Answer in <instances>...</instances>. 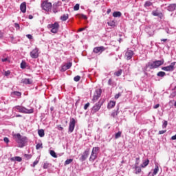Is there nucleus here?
Segmentation results:
<instances>
[{
  "mask_svg": "<svg viewBox=\"0 0 176 176\" xmlns=\"http://www.w3.org/2000/svg\"><path fill=\"white\" fill-rule=\"evenodd\" d=\"M72 162H74V160L72 159H68L65 162V166H67L68 164H71V163H72Z\"/></svg>",
  "mask_w": 176,
  "mask_h": 176,
  "instance_id": "2f4dec72",
  "label": "nucleus"
},
{
  "mask_svg": "<svg viewBox=\"0 0 176 176\" xmlns=\"http://www.w3.org/2000/svg\"><path fill=\"white\" fill-rule=\"evenodd\" d=\"M122 137V132L118 131L117 133L115 134V139L118 140V138H120Z\"/></svg>",
  "mask_w": 176,
  "mask_h": 176,
  "instance_id": "c756f323",
  "label": "nucleus"
},
{
  "mask_svg": "<svg viewBox=\"0 0 176 176\" xmlns=\"http://www.w3.org/2000/svg\"><path fill=\"white\" fill-rule=\"evenodd\" d=\"M159 173V166H156L155 168H154L153 175H156Z\"/></svg>",
  "mask_w": 176,
  "mask_h": 176,
  "instance_id": "473e14b6",
  "label": "nucleus"
},
{
  "mask_svg": "<svg viewBox=\"0 0 176 176\" xmlns=\"http://www.w3.org/2000/svg\"><path fill=\"white\" fill-rule=\"evenodd\" d=\"M38 134L39 137H45V131L43 129H40L38 131Z\"/></svg>",
  "mask_w": 176,
  "mask_h": 176,
  "instance_id": "a878e982",
  "label": "nucleus"
},
{
  "mask_svg": "<svg viewBox=\"0 0 176 176\" xmlns=\"http://www.w3.org/2000/svg\"><path fill=\"white\" fill-rule=\"evenodd\" d=\"M138 164H140V163L138 162H136L135 164V166H138Z\"/></svg>",
  "mask_w": 176,
  "mask_h": 176,
  "instance_id": "338daca9",
  "label": "nucleus"
},
{
  "mask_svg": "<svg viewBox=\"0 0 176 176\" xmlns=\"http://www.w3.org/2000/svg\"><path fill=\"white\" fill-rule=\"evenodd\" d=\"M115 105H116V102L115 101H110L108 104L107 108L109 109H111V108H113V107H115Z\"/></svg>",
  "mask_w": 176,
  "mask_h": 176,
  "instance_id": "412c9836",
  "label": "nucleus"
},
{
  "mask_svg": "<svg viewBox=\"0 0 176 176\" xmlns=\"http://www.w3.org/2000/svg\"><path fill=\"white\" fill-rule=\"evenodd\" d=\"M69 17V15L68 14H64L60 16V19L61 20V21H67Z\"/></svg>",
  "mask_w": 176,
  "mask_h": 176,
  "instance_id": "aec40b11",
  "label": "nucleus"
},
{
  "mask_svg": "<svg viewBox=\"0 0 176 176\" xmlns=\"http://www.w3.org/2000/svg\"><path fill=\"white\" fill-rule=\"evenodd\" d=\"M162 42H167V38L161 39Z\"/></svg>",
  "mask_w": 176,
  "mask_h": 176,
  "instance_id": "69168bd1",
  "label": "nucleus"
},
{
  "mask_svg": "<svg viewBox=\"0 0 176 176\" xmlns=\"http://www.w3.org/2000/svg\"><path fill=\"white\" fill-rule=\"evenodd\" d=\"M175 96H176V91H174V92H173V93L170 94L171 98H174V97H175Z\"/></svg>",
  "mask_w": 176,
  "mask_h": 176,
  "instance_id": "5fc2aeb1",
  "label": "nucleus"
},
{
  "mask_svg": "<svg viewBox=\"0 0 176 176\" xmlns=\"http://www.w3.org/2000/svg\"><path fill=\"white\" fill-rule=\"evenodd\" d=\"M175 64H176L175 62H173L172 63H170V65L169 66L162 67V71L173 72V71H174V69H175Z\"/></svg>",
  "mask_w": 176,
  "mask_h": 176,
  "instance_id": "0eeeda50",
  "label": "nucleus"
},
{
  "mask_svg": "<svg viewBox=\"0 0 176 176\" xmlns=\"http://www.w3.org/2000/svg\"><path fill=\"white\" fill-rule=\"evenodd\" d=\"M67 69H68L67 68V66L65 65H64L63 66H62V68H61V72H65V71H67Z\"/></svg>",
  "mask_w": 176,
  "mask_h": 176,
  "instance_id": "ea45409f",
  "label": "nucleus"
},
{
  "mask_svg": "<svg viewBox=\"0 0 176 176\" xmlns=\"http://www.w3.org/2000/svg\"><path fill=\"white\" fill-rule=\"evenodd\" d=\"M164 64V60H155L153 62H149L147 65V67L150 68V69H155L156 68H159L161 65Z\"/></svg>",
  "mask_w": 176,
  "mask_h": 176,
  "instance_id": "f257e3e1",
  "label": "nucleus"
},
{
  "mask_svg": "<svg viewBox=\"0 0 176 176\" xmlns=\"http://www.w3.org/2000/svg\"><path fill=\"white\" fill-rule=\"evenodd\" d=\"M26 36L28 38V39H32V35L31 34H27Z\"/></svg>",
  "mask_w": 176,
  "mask_h": 176,
  "instance_id": "13d9d810",
  "label": "nucleus"
},
{
  "mask_svg": "<svg viewBox=\"0 0 176 176\" xmlns=\"http://www.w3.org/2000/svg\"><path fill=\"white\" fill-rule=\"evenodd\" d=\"M80 8L79 4H76L75 6L74 7V10H78Z\"/></svg>",
  "mask_w": 176,
  "mask_h": 176,
  "instance_id": "a18cd8bd",
  "label": "nucleus"
},
{
  "mask_svg": "<svg viewBox=\"0 0 176 176\" xmlns=\"http://www.w3.org/2000/svg\"><path fill=\"white\" fill-rule=\"evenodd\" d=\"M14 27L16 30H20V25L17 23H14Z\"/></svg>",
  "mask_w": 176,
  "mask_h": 176,
  "instance_id": "3c124183",
  "label": "nucleus"
},
{
  "mask_svg": "<svg viewBox=\"0 0 176 176\" xmlns=\"http://www.w3.org/2000/svg\"><path fill=\"white\" fill-rule=\"evenodd\" d=\"M171 140H173V141L176 140V134L171 137Z\"/></svg>",
  "mask_w": 176,
  "mask_h": 176,
  "instance_id": "052dcab7",
  "label": "nucleus"
},
{
  "mask_svg": "<svg viewBox=\"0 0 176 176\" xmlns=\"http://www.w3.org/2000/svg\"><path fill=\"white\" fill-rule=\"evenodd\" d=\"M30 20H32L34 19V16L32 15H29Z\"/></svg>",
  "mask_w": 176,
  "mask_h": 176,
  "instance_id": "e2e57ef3",
  "label": "nucleus"
},
{
  "mask_svg": "<svg viewBox=\"0 0 176 176\" xmlns=\"http://www.w3.org/2000/svg\"><path fill=\"white\" fill-rule=\"evenodd\" d=\"M74 82H79V80H80V76H76L74 77Z\"/></svg>",
  "mask_w": 176,
  "mask_h": 176,
  "instance_id": "e433bc0d",
  "label": "nucleus"
},
{
  "mask_svg": "<svg viewBox=\"0 0 176 176\" xmlns=\"http://www.w3.org/2000/svg\"><path fill=\"white\" fill-rule=\"evenodd\" d=\"M43 168H45V169L49 168V163H47V162L44 163Z\"/></svg>",
  "mask_w": 176,
  "mask_h": 176,
  "instance_id": "09e8293b",
  "label": "nucleus"
},
{
  "mask_svg": "<svg viewBox=\"0 0 176 176\" xmlns=\"http://www.w3.org/2000/svg\"><path fill=\"white\" fill-rule=\"evenodd\" d=\"M89 154H90V150L89 149L85 150L83 152V153H82V156L80 157V160L82 162H85V160H86V159H87V157H89Z\"/></svg>",
  "mask_w": 176,
  "mask_h": 176,
  "instance_id": "f8f14e48",
  "label": "nucleus"
},
{
  "mask_svg": "<svg viewBox=\"0 0 176 176\" xmlns=\"http://www.w3.org/2000/svg\"><path fill=\"white\" fill-rule=\"evenodd\" d=\"M12 94H13L14 96H16V97L21 96V92L17 91L12 92Z\"/></svg>",
  "mask_w": 176,
  "mask_h": 176,
  "instance_id": "7c9ffc66",
  "label": "nucleus"
},
{
  "mask_svg": "<svg viewBox=\"0 0 176 176\" xmlns=\"http://www.w3.org/2000/svg\"><path fill=\"white\" fill-rule=\"evenodd\" d=\"M92 153L98 155V152H100V147H94L92 148Z\"/></svg>",
  "mask_w": 176,
  "mask_h": 176,
  "instance_id": "b1692460",
  "label": "nucleus"
},
{
  "mask_svg": "<svg viewBox=\"0 0 176 176\" xmlns=\"http://www.w3.org/2000/svg\"><path fill=\"white\" fill-rule=\"evenodd\" d=\"M65 66H66L67 69H69V68H71V67H72V63L69 62V63H67L65 65Z\"/></svg>",
  "mask_w": 176,
  "mask_h": 176,
  "instance_id": "58836bf2",
  "label": "nucleus"
},
{
  "mask_svg": "<svg viewBox=\"0 0 176 176\" xmlns=\"http://www.w3.org/2000/svg\"><path fill=\"white\" fill-rule=\"evenodd\" d=\"M176 9V4H170L168 6V12H174Z\"/></svg>",
  "mask_w": 176,
  "mask_h": 176,
  "instance_id": "6ab92c4d",
  "label": "nucleus"
},
{
  "mask_svg": "<svg viewBox=\"0 0 176 176\" xmlns=\"http://www.w3.org/2000/svg\"><path fill=\"white\" fill-rule=\"evenodd\" d=\"M21 82L22 83H24V85H32V80L31 78H24Z\"/></svg>",
  "mask_w": 176,
  "mask_h": 176,
  "instance_id": "dca6fc26",
  "label": "nucleus"
},
{
  "mask_svg": "<svg viewBox=\"0 0 176 176\" xmlns=\"http://www.w3.org/2000/svg\"><path fill=\"white\" fill-rule=\"evenodd\" d=\"M121 96H122V94L121 93H118V94H116L114 98L116 100H118V98H119V97H121Z\"/></svg>",
  "mask_w": 176,
  "mask_h": 176,
  "instance_id": "37998d69",
  "label": "nucleus"
},
{
  "mask_svg": "<svg viewBox=\"0 0 176 176\" xmlns=\"http://www.w3.org/2000/svg\"><path fill=\"white\" fill-rule=\"evenodd\" d=\"M77 16L79 19H84V20H87V16L83 14H78Z\"/></svg>",
  "mask_w": 176,
  "mask_h": 176,
  "instance_id": "cd10ccee",
  "label": "nucleus"
},
{
  "mask_svg": "<svg viewBox=\"0 0 176 176\" xmlns=\"http://www.w3.org/2000/svg\"><path fill=\"white\" fill-rule=\"evenodd\" d=\"M122 72H123V71L122 69H120L118 72H116L114 73V75H116V76H120V75H122Z\"/></svg>",
  "mask_w": 176,
  "mask_h": 176,
  "instance_id": "72a5a7b5",
  "label": "nucleus"
},
{
  "mask_svg": "<svg viewBox=\"0 0 176 176\" xmlns=\"http://www.w3.org/2000/svg\"><path fill=\"white\" fill-rule=\"evenodd\" d=\"M148 176H154L153 175H151V172H149L148 173Z\"/></svg>",
  "mask_w": 176,
  "mask_h": 176,
  "instance_id": "774afa93",
  "label": "nucleus"
},
{
  "mask_svg": "<svg viewBox=\"0 0 176 176\" xmlns=\"http://www.w3.org/2000/svg\"><path fill=\"white\" fill-rule=\"evenodd\" d=\"M149 6H152V2L146 1L144 4V8H149Z\"/></svg>",
  "mask_w": 176,
  "mask_h": 176,
  "instance_id": "f704fd0d",
  "label": "nucleus"
},
{
  "mask_svg": "<svg viewBox=\"0 0 176 176\" xmlns=\"http://www.w3.org/2000/svg\"><path fill=\"white\" fill-rule=\"evenodd\" d=\"M30 57H32V58H38V57H39V49L36 47L34 48L30 52Z\"/></svg>",
  "mask_w": 176,
  "mask_h": 176,
  "instance_id": "1a4fd4ad",
  "label": "nucleus"
},
{
  "mask_svg": "<svg viewBox=\"0 0 176 176\" xmlns=\"http://www.w3.org/2000/svg\"><path fill=\"white\" fill-rule=\"evenodd\" d=\"M41 148H43V146H42V144L38 143L36 145V149H41Z\"/></svg>",
  "mask_w": 176,
  "mask_h": 176,
  "instance_id": "4c0bfd02",
  "label": "nucleus"
},
{
  "mask_svg": "<svg viewBox=\"0 0 176 176\" xmlns=\"http://www.w3.org/2000/svg\"><path fill=\"white\" fill-rule=\"evenodd\" d=\"M133 56H134V52L128 50L125 53V58L126 60H131L133 58Z\"/></svg>",
  "mask_w": 176,
  "mask_h": 176,
  "instance_id": "ddd939ff",
  "label": "nucleus"
},
{
  "mask_svg": "<svg viewBox=\"0 0 176 176\" xmlns=\"http://www.w3.org/2000/svg\"><path fill=\"white\" fill-rule=\"evenodd\" d=\"M76 124V121L74 120V118H72L69 125V133H72L74 130H75Z\"/></svg>",
  "mask_w": 176,
  "mask_h": 176,
  "instance_id": "9d476101",
  "label": "nucleus"
},
{
  "mask_svg": "<svg viewBox=\"0 0 176 176\" xmlns=\"http://www.w3.org/2000/svg\"><path fill=\"white\" fill-rule=\"evenodd\" d=\"M98 156V154H96L95 153H93L91 151L90 157H89V162H94V160H96V159H97V157Z\"/></svg>",
  "mask_w": 176,
  "mask_h": 176,
  "instance_id": "2eb2a0df",
  "label": "nucleus"
},
{
  "mask_svg": "<svg viewBox=\"0 0 176 176\" xmlns=\"http://www.w3.org/2000/svg\"><path fill=\"white\" fill-rule=\"evenodd\" d=\"M9 75H10V70L6 71L4 72V76H9Z\"/></svg>",
  "mask_w": 176,
  "mask_h": 176,
  "instance_id": "49530a36",
  "label": "nucleus"
},
{
  "mask_svg": "<svg viewBox=\"0 0 176 176\" xmlns=\"http://www.w3.org/2000/svg\"><path fill=\"white\" fill-rule=\"evenodd\" d=\"M53 12L54 13H57L58 10H57V5H54L53 6Z\"/></svg>",
  "mask_w": 176,
  "mask_h": 176,
  "instance_id": "a19ab883",
  "label": "nucleus"
},
{
  "mask_svg": "<svg viewBox=\"0 0 176 176\" xmlns=\"http://www.w3.org/2000/svg\"><path fill=\"white\" fill-rule=\"evenodd\" d=\"M58 130H64V128H63V126H61V125H60L58 126Z\"/></svg>",
  "mask_w": 176,
  "mask_h": 176,
  "instance_id": "680f3d73",
  "label": "nucleus"
},
{
  "mask_svg": "<svg viewBox=\"0 0 176 176\" xmlns=\"http://www.w3.org/2000/svg\"><path fill=\"white\" fill-rule=\"evenodd\" d=\"M3 33H2V32H0V38H3Z\"/></svg>",
  "mask_w": 176,
  "mask_h": 176,
  "instance_id": "0e129e2a",
  "label": "nucleus"
},
{
  "mask_svg": "<svg viewBox=\"0 0 176 176\" xmlns=\"http://www.w3.org/2000/svg\"><path fill=\"white\" fill-rule=\"evenodd\" d=\"M13 137L18 144H24L27 140L26 138H22L20 133L14 134Z\"/></svg>",
  "mask_w": 176,
  "mask_h": 176,
  "instance_id": "39448f33",
  "label": "nucleus"
},
{
  "mask_svg": "<svg viewBox=\"0 0 176 176\" xmlns=\"http://www.w3.org/2000/svg\"><path fill=\"white\" fill-rule=\"evenodd\" d=\"M50 153L51 156H52V157L57 158V154L56 153V152L54 151L51 150L50 151Z\"/></svg>",
  "mask_w": 176,
  "mask_h": 176,
  "instance_id": "c85d7f7f",
  "label": "nucleus"
},
{
  "mask_svg": "<svg viewBox=\"0 0 176 176\" xmlns=\"http://www.w3.org/2000/svg\"><path fill=\"white\" fill-rule=\"evenodd\" d=\"M135 174H140V173H141L142 170H141V167L139 166H135Z\"/></svg>",
  "mask_w": 176,
  "mask_h": 176,
  "instance_id": "5701e85b",
  "label": "nucleus"
},
{
  "mask_svg": "<svg viewBox=\"0 0 176 176\" xmlns=\"http://www.w3.org/2000/svg\"><path fill=\"white\" fill-rule=\"evenodd\" d=\"M20 10L22 13H25V12H27V3L23 2L21 4Z\"/></svg>",
  "mask_w": 176,
  "mask_h": 176,
  "instance_id": "4468645a",
  "label": "nucleus"
},
{
  "mask_svg": "<svg viewBox=\"0 0 176 176\" xmlns=\"http://www.w3.org/2000/svg\"><path fill=\"white\" fill-rule=\"evenodd\" d=\"M157 76H160V78H164V76H166V72H159L157 74Z\"/></svg>",
  "mask_w": 176,
  "mask_h": 176,
  "instance_id": "bb28decb",
  "label": "nucleus"
},
{
  "mask_svg": "<svg viewBox=\"0 0 176 176\" xmlns=\"http://www.w3.org/2000/svg\"><path fill=\"white\" fill-rule=\"evenodd\" d=\"M89 107H90V103L89 102L86 103L84 106V109L86 111L87 108H89Z\"/></svg>",
  "mask_w": 176,
  "mask_h": 176,
  "instance_id": "79ce46f5",
  "label": "nucleus"
},
{
  "mask_svg": "<svg viewBox=\"0 0 176 176\" xmlns=\"http://www.w3.org/2000/svg\"><path fill=\"white\" fill-rule=\"evenodd\" d=\"M38 163H39V160H36L33 162L32 167H35V166H36V164H38Z\"/></svg>",
  "mask_w": 176,
  "mask_h": 176,
  "instance_id": "8fccbe9b",
  "label": "nucleus"
},
{
  "mask_svg": "<svg viewBox=\"0 0 176 176\" xmlns=\"http://www.w3.org/2000/svg\"><path fill=\"white\" fill-rule=\"evenodd\" d=\"M47 28L51 30L50 32H52V34H57V32H58V28H60V25L57 22H55L54 23L49 24Z\"/></svg>",
  "mask_w": 176,
  "mask_h": 176,
  "instance_id": "7ed1b4c3",
  "label": "nucleus"
},
{
  "mask_svg": "<svg viewBox=\"0 0 176 176\" xmlns=\"http://www.w3.org/2000/svg\"><path fill=\"white\" fill-rule=\"evenodd\" d=\"M41 8L43 10H45V12H50V10H52V3L43 1L41 4Z\"/></svg>",
  "mask_w": 176,
  "mask_h": 176,
  "instance_id": "423d86ee",
  "label": "nucleus"
},
{
  "mask_svg": "<svg viewBox=\"0 0 176 176\" xmlns=\"http://www.w3.org/2000/svg\"><path fill=\"white\" fill-rule=\"evenodd\" d=\"M14 109L16 112H20L21 113H34V109H28L22 106H15Z\"/></svg>",
  "mask_w": 176,
  "mask_h": 176,
  "instance_id": "f03ea898",
  "label": "nucleus"
},
{
  "mask_svg": "<svg viewBox=\"0 0 176 176\" xmlns=\"http://www.w3.org/2000/svg\"><path fill=\"white\" fill-rule=\"evenodd\" d=\"M153 16H157V17H160V19H162L163 17V13L158 12L157 10H154L152 12Z\"/></svg>",
  "mask_w": 176,
  "mask_h": 176,
  "instance_id": "f3484780",
  "label": "nucleus"
},
{
  "mask_svg": "<svg viewBox=\"0 0 176 176\" xmlns=\"http://www.w3.org/2000/svg\"><path fill=\"white\" fill-rule=\"evenodd\" d=\"M101 93H102L101 89L96 91V94L94 95V97L92 99L93 102H97V101H98V98L101 97Z\"/></svg>",
  "mask_w": 176,
  "mask_h": 176,
  "instance_id": "9b49d317",
  "label": "nucleus"
},
{
  "mask_svg": "<svg viewBox=\"0 0 176 176\" xmlns=\"http://www.w3.org/2000/svg\"><path fill=\"white\" fill-rule=\"evenodd\" d=\"M3 141H4V142H6V144H9V138H3Z\"/></svg>",
  "mask_w": 176,
  "mask_h": 176,
  "instance_id": "864d4df0",
  "label": "nucleus"
},
{
  "mask_svg": "<svg viewBox=\"0 0 176 176\" xmlns=\"http://www.w3.org/2000/svg\"><path fill=\"white\" fill-rule=\"evenodd\" d=\"M105 50H107V48L104 46L96 47L93 50V53L95 54H101V53L105 52Z\"/></svg>",
  "mask_w": 176,
  "mask_h": 176,
  "instance_id": "6e6552de",
  "label": "nucleus"
},
{
  "mask_svg": "<svg viewBox=\"0 0 176 176\" xmlns=\"http://www.w3.org/2000/svg\"><path fill=\"white\" fill-rule=\"evenodd\" d=\"M159 107H160V104H157L156 105L153 106V109H157V108H159Z\"/></svg>",
  "mask_w": 176,
  "mask_h": 176,
  "instance_id": "6e6d98bb",
  "label": "nucleus"
},
{
  "mask_svg": "<svg viewBox=\"0 0 176 176\" xmlns=\"http://www.w3.org/2000/svg\"><path fill=\"white\" fill-rule=\"evenodd\" d=\"M102 104H104V101L102 100H99L98 102H96L95 105L92 107V113H96L98 112L101 109V107H102Z\"/></svg>",
  "mask_w": 176,
  "mask_h": 176,
  "instance_id": "20e7f679",
  "label": "nucleus"
},
{
  "mask_svg": "<svg viewBox=\"0 0 176 176\" xmlns=\"http://www.w3.org/2000/svg\"><path fill=\"white\" fill-rule=\"evenodd\" d=\"M167 124H168L167 121H164L163 124H162V128L166 129L167 127Z\"/></svg>",
  "mask_w": 176,
  "mask_h": 176,
  "instance_id": "de8ad7c7",
  "label": "nucleus"
},
{
  "mask_svg": "<svg viewBox=\"0 0 176 176\" xmlns=\"http://www.w3.org/2000/svg\"><path fill=\"white\" fill-rule=\"evenodd\" d=\"M23 158H21V157L16 156V157H13L10 158V161L11 162H22Z\"/></svg>",
  "mask_w": 176,
  "mask_h": 176,
  "instance_id": "a211bd4d",
  "label": "nucleus"
},
{
  "mask_svg": "<svg viewBox=\"0 0 176 176\" xmlns=\"http://www.w3.org/2000/svg\"><path fill=\"white\" fill-rule=\"evenodd\" d=\"M122 16V12L119 11H116L113 13V17H121Z\"/></svg>",
  "mask_w": 176,
  "mask_h": 176,
  "instance_id": "4be33fe9",
  "label": "nucleus"
},
{
  "mask_svg": "<svg viewBox=\"0 0 176 176\" xmlns=\"http://www.w3.org/2000/svg\"><path fill=\"white\" fill-rule=\"evenodd\" d=\"M108 85H109V86H111V85H112V80H111V78H110V79L109 80V81H108Z\"/></svg>",
  "mask_w": 176,
  "mask_h": 176,
  "instance_id": "bf43d9fd",
  "label": "nucleus"
},
{
  "mask_svg": "<svg viewBox=\"0 0 176 176\" xmlns=\"http://www.w3.org/2000/svg\"><path fill=\"white\" fill-rule=\"evenodd\" d=\"M1 61H2L3 63H6V61H9V60L8 59V58H2V59H1Z\"/></svg>",
  "mask_w": 176,
  "mask_h": 176,
  "instance_id": "4d7b16f0",
  "label": "nucleus"
},
{
  "mask_svg": "<svg viewBox=\"0 0 176 176\" xmlns=\"http://www.w3.org/2000/svg\"><path fill=\"white\" fill-rule=\"evenodd\" d=\"M164 133H167V130L160 131L158 134L160 135L162 134H164Z\"/></svg>",
  "mask_w": 176,
  "mask_h": 176,
  "instance_id": "603ef678",
  "label": "nucleus"
},
{
  "mask_svg": "<svg viewBox=\"0 0 176 176\" xmlns=\"http://www.w3.org/2000/svg\"><path fill=\"white\" fill-rule=\"evenodd\" d=\"M27 67V63H25V62H22L21 63V68H22V69H24L25 68H26Z\"/></svg>",
  "mask_w": 176,
  "mask_h": 176,
  "instance_id": "c9c22d12",
  "label": "nucleus"
},
{
  "mask_svg": "<svg viewBox=\"0 0 176 176\" xmlns=\"http://www.w3.org/2000/svg\"><path fill=\"white\" fill-rule=\"evenodd\" d=\"M108 25H110V27H115V22H108L107 23Z\"/></svg>",
  "mask_w": 176,
  "mask_h": 176,
  "instance_id": "c03bdc74",
  "label": "nucleus"
},
{
  "mask_svg": "<svg viewBox=\"0 0 176 176\" xmlns=\"http://www.w3.org/2000/svg\"><path fill=\"white\" fill-rule=\"evenodd\" d=\"M148 164H149V160H146L143 162V164L141 165L142 168H145Z\"/></svg>",
  "mask_w": 176,
  "mask_h": 176,
  "instance_id": "393cba45",
  "label": "nucleus"
}]
</instances>
